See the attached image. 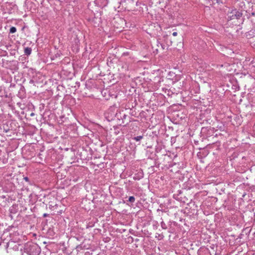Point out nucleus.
I'll return each mask as SVG.
<instances>
[{"mask_svg": "<svg viewBox=\"0 0 255 255\" xmlns=\"http://www.w3.org/2000/svg\"><path fill=\"white\" fill-rule=\"evenodd\" d=\"M24 252L28 255H39L40 253V248L36 244L27 243L24 246Z\"/></svg>", "mask_w": 255, "mask_h": 255, "instance_id": "1", "label": "nucleus"}, {"mask_svg": "<svg viewBox=\"0 0 255 255\" xmlns=\"http://www.w3.org/2000/svg\"><path fill=\"white\" fill-rule=\"evenodd\" d=\"M8 233H4L1 236V239L3 241V243L6 244V248L9 250L12 249L14 251H18L19 248L20 250H22V247L17 243H15L13 241H9L7 242V240H6L4 238L5 236H8Z\"/></svg>", "mask_w": 255, "mask_h": 255, "instance_id": "2", "label": "nucleus"}, {"mask_svg": "<svg viewBox=\"0 0 255 255\" xmlns=\"http://www.w3.org/2000/svg\"><path fill=\"white\" fill-rule=\"evenodd\" d=\"M242 14L237 9H232L231 11H228L227 19L228 20L238 19L242 16Z\"/></svg>", "mask_w": 255, "mask_h": 255, "instance_id": "3", "label": "nucleus"}, {"mask_svg": "<svg viewBox=\"0 0 255 255\" xmlns=\"http://www.w3.org/2000/svg\"><path fill=\"white\" fill-rule=\"evenodd\" d=\"M116 112L117 110L116 107H111L107 112V114L109 115L108 117L111 118V119H113V118L116 116L117 114Z\"/></svg>", "mask_w": 255, "mask_h": 255, "instance_id": "4", "label": "nucleus"}, {"mask_svg": "<svg viewBox=\"0 0 255 255\" xmlns=\"http://www.w3.org/2000/svg\"><path fill=\"white\" fill-rule=\"evenodd\" d=\"M143 177V174L142 171H139L137 174H135L133 176L134 180H139Z\"/></svg>", "mask_w": 255, "mask_h": 255, "instance_id": "5", "label": "nucleus"}, {"mask_svg": "<svg viewBox=\"0 0 255 255\" xmlns=\"http://www.w3.org/2000/svg\"><path fill=\"white\" fill-rule=\"evenodd\" d=\"M31 48L30 47H26L24 48V53L26 55H29L31 53Z\"/></svg>", "mask_w": 255, "mask_h": 255, "instance_id": "6", "label": "nucleus"}, {"mask_svg": "<svg viewBox=\"0 0 255 255\" xmlns=\"http://www.w3.org/2000/svg\"><path fill=\"white\" fill-rule=\"evenodd\" d=\"M142 138H143V136L141 135H139V136H137L134 137L133 138V139L135 140L136 141H139Z\"/></svg>", "mask_w": 255, "mask_h": 255, "instance_id": "7", "label": "nucleus"}, {"mask_svg": "<svg viewBox=\"0 0 255 255\" xmlns=\"http://www.w3.org/2000/svg\"><path fill=\"white\" fill-rule=\"evenodd\" d=\"M16 31V28L15 27L12 26L10 27V30H9V32L10 33H14Z\"/></svg>", "mask_w": 255, "mask_h": 255, "instance_id": "8", "label": "nucleus"}, {"mask_svg": "<svg viewBox=\"0 0 255 255\" xmlns=\"http://www.w3.org/2000/svg\"><path fill=\"white\" fill-rule=\"evenodd\" d=\"M218 4L224 3L226 2V0H214Z\"/></svg>", "mask_w": 255, "mask_h": 255, "instance_id": "9", "label": "nucleus"}, {"mask_svg": "<svg viewBox=\"0 0 255 255\" xmlns=\"http://www.w3.org/2000/svg\"><path fill=\"white\" fill-rule=\"evenodd\" d=\"M128 201L133 203L135 201V198L133 196H130L128 198Z\"/></svg>", "mask_w": 255, "mask_h": 255, "instance_id": "10", "label": "nucleus"}, {"mask_svg": "<svg viewBox=\"0 0 255 255\" xmlns=\"http://www.w3.org/2000/svg\"><path fill=\"white\" fill-rule=\"evenodd\" d=\"M172 35L174 36H176L177 35V32H173L172 33Z\"/></svg>", "mask_w": 255, "mask_h": 255, "instance_id": "11", "label": "nucleus"}, {"mask_svg": "<svg viewBox=\"0 0 255 255\" xmlns=\"http://www.w3.org/2000/svg\"><path fill=\"white\" fill-rule=\"evenodd\" d=\"M226 65H227V64H225L224 65H223V64L220 65H219V66H220V67H223V66H226ZM217 66H218V65Z\"/></svg>", "mask_w": 255, "mask_h": 255, "instance_id": "12", "label": "nucleus"}, {"mask_svg": "<svg viewBox=\"0 0 255 255\" xmlns=\"http://www.w3.org/2000/svg\"><path fill=\"white\" fill-rule=\"evenodd\" d=\"M47 214H46V213L44 214L43 217H47Z\"/></svg>", "mask_w": 255, "mask_h": 255, "instance_id": "13", "label": "nucleus"}, {"mask_svg": "<svg viewBox=\"0 0 255 255\" xmlns=\"http://www.w3.org/2000/svg\"><path fill=\"white\" fill-rule=\"evenodd\" d=\"M25 180H28V178H27V177H25Z\"/></svg>", "mask_w": 255, "mask_h": 255, "instance_id": "14", "label": "nucleus"}]
</instances>
